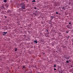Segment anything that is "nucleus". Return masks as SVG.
<instances>
[{
  "mask_svg": "<svg viewBox=\"0 0 73 73\" xmlns=\"http://www.w3.org/2000/svg\"><path fill=\"white\" fill-rule=\"evenodd\" d=\"M68 32H69V31H67L66 32V33H68Z\"/></svg>",
  "mask_w": 73,
  "mask_h": 73,
  "instance_id": "14",
  "label": "nucleus"
},
{
  "mask_svg": "<svg viewBox=\"0 0 73 73\" xmlns=\"http://www.w3.org/2000/svg\"><path fill=\"white\" fill-rule=\"evenodd\" d=\"M69 24H71V23H69Z\"/></svg>",
  "mask_w": 73,
  "mask_h": 73,
  "instance_id": "26",
  "label": "nucleus"
},
{
  "mask_svg": "<svg viewBox=\"0 0 73 73\" xmlns=\"http://www.w3.org/2000/svg\"><path fill=\"white\" fill-rule=\"evenodd\" d=\"M61 73H62V72H61Z\"/></svg>",
  "mask_w": 73,
  "mask_h": 73,
  "instance_id": "34",
  "label": "nucleus"
},
{
  "mask_svg": "<svg viewBox=\"0 0 73 73\" xmlns=\"http://www.w3.org/2000/svg\"><path fill=\"white\" fill-rule=\"evenodd\" d=\"M34 44H37V40L34 41Z\"/></svg>",
  "mask_w": 73,
  "mask_h": 73,
  "instance_id": "3",
  "label": "nucleus"
},
{
  "mask_svg": "<svg viewBox=\"0 0 73 73\" xmlns=\"http://www.w3.org/2000/svg\"><path fill=\"white\" fill-rule=\"evenodd\" d=\"M43 54H44V53H43Z\"/></svg>",
  "mask_w": 73,
  "mask_h": 73,
  "instance_id": "33",
  "label": "nucleus"
},
{
  "mask_svg": "<svg viewBox=\"0 0 73 73\" xmlns=\"http://www.w3.org/2000/svg\"><path fill=\"white\" fill-rule=\"evenodd\" d=\"M46 31L47 32H48V30H47Z\"/></svg>",
  "mask_w": 73,
  "mask_h": 73,
  "instance_id": "28",
  "label": "nucleus"
},
{
  "mask_svg": "<svg viewBox=\"0 0 73 73\" xmlns=\"http://www.w3.org/2000/svg\"><path fill=\"white\" fill-rule=\"evenodd\" d=\"M9 11H7V13H9Z\"/></svg>",
  "mask_w": 73,
  "mask_h": 73,
  "instance_id": "13",
  "label": "nucleus"
},
{
  "mask_svg": "<svg viewBox=\"0 0 73 73\" xmlns=\"http://www.w3.org/2000/svg\"><path fill=\"white\" fill-rule=\"evenodd\" d=\"M47 35H49V33H48Z\"/></svg>",
  "mask_w": 73,
  "mask_h": 73,
  "instance_id": "29",
  "label": "nucleus"
},
{
  "mask_svg": "<svg viewBox=\"0 0 73 73\" xmlns=\"http://www.w3.org/2000/svg\"><path fill=\"white\" fill-rule=\"evenodd\" d=\"M32 2L33 3V2H36V1L35 0H33V1H32Z\"/></svg>",
  "mask_w": 73,
  "mask_h": 73,
  "instance_id": "9",
  "label": "nucleus"
},
{
  "mask_svg": "<svg viewBox=\"0 0 73 73\" xmlns=\"http://www.w3.org/2000/svg\"><path fill=\"white\" fill-rule=\"evenodd\" d=\"M5 34L4 33L3 34V36H5Z\"/></svg>",
  "mask_w": 73,
  "mask_h": 73,
  "instance_id": "24",
  "label": "nucleus"
},
{
  "mask_svg": "<svg viewBox=\"0 0 73 73\" xmlns=\"http://www.w3.org/2000/svg\"><path fill=\"white\" fill-rule=\"evenodd\" d=\"M41 35V33H40V35Z\"/></svg>",
  "mask_w": 73,
  "mask_h": 73,
  "instance_id": "23",
  "label": "nucleus"
},
{
  "mask_svg": "<svg viewBox=\"0 0 73 73\" xmlns=\"http://www.w3.org/2000/svg\"><path fill=\"white\" fill-rule=\"evenodd\" d=\"M54 70H56V68H54Z\"/></svg>",
  "mask_w": 73,
  "mask_h": 73,
  "instance_id": "19",
  "label": "nucleus"
},
{
  "mask_svg": "<svg viewBox=\"0 0 73 73\" xmlns=\"http://www.w3.org/2000/svg\"><path fill=\"white\" fill-rule=\"evenodd\" d=\"M66 60H68V59H69V57H65Z\"/></svg>",
  "mask_w": 73,
  "mask_h": 73,
  "instance_id": "5",
  "label": "nucleus"
},
{
  "mask_svg": "<svg viewBox=\"0 0 73 73\" xmlns=\"http://www.w3.org/2000/svg\"><path fill=\"white\" fill-rule=\"evenodd\" d=\"M15 51H17V49H15Z\"/></svg>",
  "mask_w": 73,
  "mask_h": 73,
  "instance_id": "21",
  "label": "nucleus"
},
{
  "mask_svg": "<svg viewBox=\"0 0 73 73\" xmlns=\"http://www.w3.org/2000/svg\"><path fill=\"white\" fill-rule=\"evenodd\" d=\"M53 17H53V16H52L51 17V18H52V19H53Z\"/></svg>",
  "mask_w": 73,
  "mask_h": 73,
  "instance_id": "10",
  "label": "nucleus"
},
{
  "mask_svg": "<svg viewBox=\"0 0 73 73\" xmlns=\"http://www.w3.org/2000/svg\"><path fill=\"white\" fill-rule=\"evenodd\" d=\"M36 73H40V72H36Z\"/></svg>",
  "mask_w": 73,
  "mask_h": 73,
  "instance_id": "20",
  "label": "nucleus"
},
{
  "mask_svg": "<svg viewBox=\"0 0 73 73\" xmlns=\"http://www.w3.org/2000/svg\"><path fill=\"white\" fill-rule=\"evenodd\" d=\"M3 8H4V7H3Z\"/></svg>",
  "mask_w": 73,
  "mask_h": 73,
  "instance_id": "30",
  "label": "nucleus"
},
{
  "mask_svg": "<svg viewBox=\"0 0 73 73\" xmlns=\"http://www.w3.org/2000/svg\"><path fill=\"white\" fill-rule=\"evenodd\" d=\"M66 62H67V63H69V61L67 60L66 61Z\"/></svg>",
  "mask_w": 73,
  "mask_h": 73,
  "instance_id": "11",
  "label": "nucleus"
},
{
  "mask_svg": "<svg viewBox=\"0 0 73 73\" xmlns=\"http://www.w3.org/2000/svg\"><path fill=\"white\" fill-rule=\"evenodd\" d=\"M22 8H21L22 9H25V6H22L21 7Z\"/></svg>",
  "mask_w": 73,
  "mask_h": 73,
  "instance_id": "2",
  "label": "nucleus"
},
{
  "mask_svg": "<svg viewBox=\"0 0 73 73\" xmlns=\"http://www.w3.org/2000/svg\"><path fill=\"white\" fill-rule=\"evenodd\" d=\"M43 54H44V53H43Z\"/></svg>",
  "mask_w": 73,
  "mask_h": 73,
  "instance_id": "32",
  "label": "nucleus"
},
{
  "mask_svg": "<svg viewBox=\"0 0 73 73\" xmlns=\"http://www.w3.org/2000/svg\"><path fill=\"white\" fill-rule=\"evenodd\" d=\"M19 11H23L22 10V9L21 8H20L19 9Z\"/></svg>",
  "mask_w": 73,
  "mask_h": 73,
  "instance_id": "4",
  "label": "nucleus"
},
{
  "mask_svg": "<svg viewBox=\"0 0 73 73\" xmlns=\"http://www.w3.org/2000/svg\"><path fill=\"white\" fill-rule=\"evenodd\" d=\"M70 67H71V68H72V67H73V66L72 65H71Z\"/></svg>",
  "mask_w": 73,
  "mask_h": 73,
  "instance_id": "16",
  "label": "nucleus"
},
{
  "mask_svg": "<svg viewBox=\"0 0 73 73\" xmlns=\"http://www.w3.org/2000/svg\"><path fill=\"white\" fill-rule=\"evenodd\" d=\"M56 14H58V12H56Z\"/></svg>",
  "mask_w": 73,
  "mask_h": 73,
  "instance_id": "22",
  "label": "nucleus"
},
{
  "mask_svg": "<svg viewBox=\"0 0 73 73\" xmlns=\"http://www.w3.org/2000/svg\"><path fill=\"white\" fill-rule=\"evenodd\" d=\"M34 9H37V8H36V7H34Z\"/></svg>",
  "mask_w": 73,
  "mask_h": 73,
  "instance_id": "12",
  "label": "nucleus"
},
{
  "mask_svg": "<svg viewBox=\"0 0 73 73\" xmlns=\"http://www.w3.org/2000/svg\"><path fill=\"white\" fill-rule=\"evenodd\" d=\"M63 9H65L64 7H63L62 8Z\"/></svg>",
  "mask_w": 73,
  "mask_h": 73,
  "instance_id": "18",
  "label": "nucleus"
},
{
  "mask_svg": "<svg viewBox=\"0 0 73 73\" xmlns=\"http://www.w3.org/2000/svg\"><path fill=\"white\" fill-rule=\"evenodd\" d=\"M70 37V36H68L67 38H69Z\"/></svg>",
  "mask_w": 73,
  "mask_h": 73,
  "instance_id": "15",
  "label": "nucleus"
},
{
  "mask_svg": "<svg viewBox=\"0 0 73 73\" xmlns=\"http://www.w3.org/2000/svg\"><path fill=\"white\" fill-rule=\"evenodd\" d=\"M5 19H6V18L7 17L6 16H5Z\"/></svg>",
  "mask_w": 73,
  "mask_h": 73,
  "instance_id": "17",
  "label": "nucleus"
},
{
  "mask_svg": "<svg viewBox=\"0 0 73 73\" xmlns=\"http://www.w3.org/2000/svg\"><path fill=\"white\" fill-rule=\"evenodd\" d=\"M3 33L5 34V35H6V33H7V32H3Z\"/></svg>",
  "mask_w": 73,
  "mask_h": 73,
  "instance_id": "6",
  "label": "nucleus"
},
{
  "mask_svg": "<svg viewBox=\"0 0 73 73\" xmlns=\"http://www.w3.org/2000/svg\"><path fill=\"white\" fill-rule=\"evenodd\" d=\"M72 42H73V39H72Z\"/></svg>",
  "mask_w": 73,
  "mask_h": 73,
  "instance_id": "27",
  "label": "nucleus"
},
{
  "mask_svg": "<svg viewBox=\"0 0 73 73\" xmlns=\"http://www.w3.org/2000/svg\"><path fill=\"white\" fill-rule=\"evenodd\" d=\"M20 5L21 6V7H23L24 6H25V4H24V3H22L20 4Z\"/></svg>",
  "mask_w": 73,
  "mask_h": 73,
  "instance_id": "1",
  "label": "nucleus"
},
{
  "mask_svg": "<svg viewBox=\"0 0 73 73\" xmlns=\"http://www.w3.org/2000/svg\"><path fill=\"white\" fill-rule=\"evenodd\" d=\"M4 3H6V2H7V0H4Z\"/></svg>",
  "mask_w": 73,
  "mask_h": 73,
  "instance_id": "7",
  "label": "nucleus"
},
{
  "mask_svg": "<svg viewBox=\"0 0 73 73\" xmlns=\"http://www.w3.org/2000/svg\"><path fill=\"white\" fill-rule=\"evenodd\" d=\"M23 68H25V66H23Z\"/></svg>",
  "mask_w": 73,
  "mask_h": 73,
  "instance_id": "25",
  "label": "nucleus"
},
{
  "mask_svg": "<svg viewBox=\"0 0 73 73\" xmlns=\"http://www.w3.org/2000/svg\"><path fill=\"white\" fill-rule=\"evenodd\" d=\"M54 68H56V64H54Z\"/></svg>",
  "mask_w": 73,
  "mask_h": 73,
  "instance_id": "8",
  "label": "nucleus"
},
{
  "mask_svg": "<svg viewBox=\"0 0 73 73\" xmlns=\"http://www.w3.org/2000/svg\"><path fill=\"white\" fill-rule=\"evenodd\" d=\"M56 52H57V51H56Z\"/></svg>",
  "mask_w": 73,
  "mask_h": 73,
  "instance_id": "31",
  "label": "nucleus"
}]
</instances>
